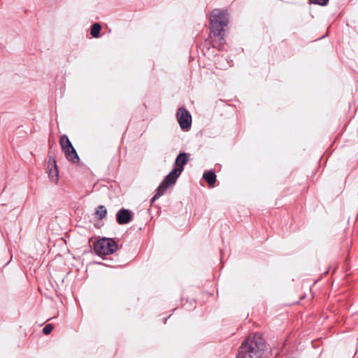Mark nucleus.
I'll return each instance as SVG.
<instances>
[{
	"label": "nucleus",
	"mask_w": 358,
	"mask_h": 358,
	"mask_svg": "<svg viewBox=\"0 0 358 358\" xmlns=\"http://www.w3.org/2000/svg\"><path fill=\"white\" fill-rule=\"evenodd\" d=\"M266 348L260 334H255L245 339L239 348L237 358H260Z\"/></svg>",
	"instance_id": "obj_1"
},
{
	"label": "nucleus",
	"mask_w": 358,
	"mask_h": 358,
	"mask_svg": "<svg viewBox=\"0 0 358 358\" xmlns=\"http://www.w3.org/2000/svg\"><path fill=\"white\" fill-rule=\"evenodd\" d=\"M228 22V14L226 11L220 9H214L212 11L210 16V31L215 37V42L217 43L220 49L225 42L224 31Z\"/></svg>",
	"instance_id": "obj_2"
},
{
	"label": "nucleus",
	"mask_w": 358,
	"mask_h": 358,
	"mask_svg": "<svg viewBox=\"0 0 358 358\" xmlns=\"http://www.w3.org/2000/svg\"><path fill=\"white\" fill-rule=\"evenodd\" d=\"M181 174L180 169H173L163 180L159 186L157 187L156 190L155 194L150 200V203L152 205L154 202L159 199L161 196H162L166 192V189L176 182L178 178Z\"/></svg>",
	"instance_id": "obj_3"
},
{
	"label": "nucleus",
	"mask_w": 358,
	"mask_h": 358,
	"mask_svg": "<svg viewBox=\"0 0 358 358\" xmlns=\"http://www.w3.org/2000/svg\"><path fill=\"white\" fill-rule=\"evenodd\" d=\"M93 249L100 256L108 255L117 250V245L112 238H103L94 243Z\"/></svg>",
	"instance_id": "obj_4"
},
{
	"label": "nucleus",
	"mask_w": 358,
	"mask_h": 358,
	"mask_svg": "<svg viewBox=\"0 0 358 358\" xmlns=\"http://www.w3.org/2000/svg\"><path fill=\"white\" fill-rule=\"evenodd\" d=\"M177 119L182 129H188L192 124V116L188 110L181 107L177 111Z\"/></svg>",
	"instance_id": "obj_5"
},
{
	"label": "nucleus",
	"mask_w": 358,
	"mask_h": 358,
	"mask_svg": "<svg viewBox=\"0 0 358 358\" xmlns=\"http://www.w3.org/2000/svg\"><path fill=\"white\" fill-rule=\"evenodd\" d=\"M132 213L127 209L122 208L116 214V220L119 224H126L132 220Z\"/></svg>",
	"instance_id": "obj_6"
},
{
	"label": "nucleus",
	"mask_w": 358,
	"mask_h": 358,
	"mask_svg": "<svg viewBox=\"0 0 358 358\" xmlns=\"http://www.w3.org/2000/svg\"><path fill=\"white\" fill-rule=\"evenodd\" d=\"M48 174L52 182L57 183L58 181V169L56 160L54 157H49Z\"/></svg>",
	"instance_id": "obj_7"
},
{
	"label": "nucleus",
	"mask_w": 358,
	"mask_h": 358,
	"mask_svg": "<svg viewBox=\"0 0 358 358\" xmlns=\"http://www.w3.org/2000/svg\"><path fill=\"white\" fill-rule=\"evenodd\" d=\"M189 155L185 152H180L176 157L175 161V165L177 166L175 169H180L181 173L184 169V166L188 162V157Z\"/></svg>",
	"instance_id": "obj_8"
},
{
	"label": "nucleus",
	"mask_w": 358,
	"mask_h": 358,
	"mask_svg": "<svg viewBox=\"0 0 358 358\" xmlns=\"http://www.w3.org/2000/svg\"><path fill=\"white\" fill-rule=\"evenodd\" d=\"M62 151L64 152L65 157L69 161L73 163L78 162L80 159L73 146L66 148V150H63Z\"/></svg>",
	"instance_id": "obj_9"
},
{
	"label": "nucleus",
	"mask_w": 358,
	"mask_h": 358,
	"mask_svg": "<svg viewBox=\"0 0 358 358\" xmlns=\"http://www.w3.org/2000/svg\"><path fill=\"white\" fill-rule=\"evenodd\" d=\"M203 179L208 183L210 186H213L216 181V175L214 171H208L203 173Z\"/></svg>",
	"instance_id": "obj_10"
},
{
	"label": "nucleus",
	"mask_w": 358,
	"mask_h": 358,
	"mask_svg": "<svg viewBox=\"0 0 358 358\" xmlns=\"http://www.w3.org/2000/svg\"><path fill=\"white\" fill-rule=\"evenodd\" d=\"M59 143L62 150L73 146L69 137L66 135H62L61 136Z\"/></svg>",
	"instance_id": "obj_11"
},
{
	"label": "nucleus",
	"mask_w": 358,
	"mask_h": 358,
	"mask_svg": "<svg viewBox=\"0 0 358 358\" xmlns=\"http://www.w3.org/2000/svg\"><path fill=\"white\" fill-rule=\"evenodd\" d=\"M107 210L103 205L99 206L96 210L95 215L99 220H102L106 215Z\"/></svg>",
	"instance_id": "obj_12"
},
{
	"label": "nucleus",
	"mask_w": 358,
	"mask_h": 358,
	"mask_svg": "<svg viewBox=\"0 0 358 358\" xmlns=\"http://www.w3.org/2000/svg\"><path fill=\"white\" fill-rule=\"evenodd\" d=\"M101 29V27L100 24L94 23L91 27L90 34L94 38H98L99 36Z\"/></svg>",
	"instance_id": "obj_13"
},
{
	"label": "nucleus",
	"mask_w": 358,
	"mask_h": 358,
	"mask_svg": "<svg viewBox=\"0 0 358 358\" xmlns=\"http://www.w3.org/2000/svg\"><path fill=\"white\" fill-rule=\"evenodd\" d=\"M53 329V326L51 324H46L43 329V332L45 335H48L51 333Z\"/></svg>",
	"instance_id": "obj_14"
},
{
	"label": "nucleus",
	"mask_w": 358,
	"mask_h": 358,
	"mask_svg": "<svg viewBox=\"0 0 358 358\" xmlns=\"http://www.w3.org/2000/svg\"><path fill=\"white\" fill-rule=\"evenodd\" d=\"M310 3L314 4H319L320 6H325L327 4L329 0H309Z\"/></svg>",
	"instance_id": "obj_15"
}]
</instances>
